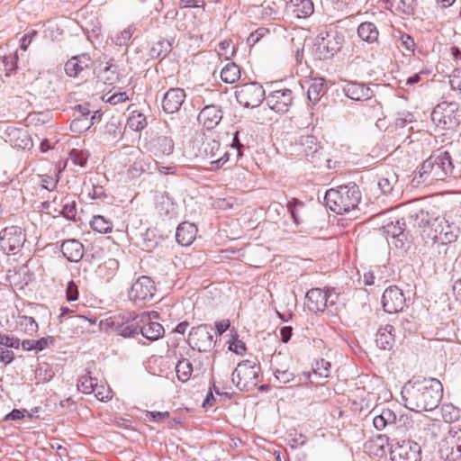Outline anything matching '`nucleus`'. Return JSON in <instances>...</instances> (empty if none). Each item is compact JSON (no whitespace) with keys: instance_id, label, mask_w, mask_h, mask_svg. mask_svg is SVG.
Wrapping results in <instances>:
<instances>
[{"instance_id":"1","label":"nucleus","mask_w":461,"mask_h":461,"mask_svg":"<svg viewBox=\"0 0 461 461\" xmlns=\"http://www.w3.org/2000/svg\"><path fill=\"white\" fill-rule=\"evenodd\" d=\"M156 312H141L136 314L131 312L120 311L113 313L107 320V325L124 338L134 337L140 333L149 340L154 341L160 339L165 330L153 318H158Z\"/></svg>"},{"instance_id":"2","label":"nucleus","mask_w":461,"mask_h":461,"mask_svg":"<svg viewBox=\"0 0 461 461\" xmlns=\"http://www.w3.org/2000/svg\"><path fill=\"white\" fill-rule=\"evenodd\" d=\"M401 394L407 409L416 412L430 411L438 406L443 387L436 378L409 381L402 387Z\"/></svg>"},{"instance_id":"3","label":"nucleus","mask_w":461,"mask_h":461,"mask_svg":"<svg viewBox=\"0 0 461 461\" xmlns=\"http://www.w3.org/2000/svg\"><path fill=\"white\" fill-rule=\"evenodd\" d=\"M461 166L456 156H453L447 150L433 152L422 164L420 168V177L426 180L431 176V180H445L447 177H456L461 171L457 167Z\"/></svg>"},{"instance_id":"4","label":"nucleus","mask_w":461,"mask_h":461,"mask_svg":"<svg viewBox=\"0 0 461 461\" xmlns=\"http://www.w3.org/2000/svg\"><path fill=\"white\" fill-rule=\"evenodd\" d=\"M326 205L337 214L355 209L361 200V192L355 183H348L338 188H330L325 193Z\"/></svg>"},{"instance_id":"5","label":"nucleus","mask_w":461,"mask_h":461,"mask_svg":"<svg viewBox=\"0 0 461 461\" xmlns=\"http://www.w3.org/2000/svg\"><path fill=\"white\" fill-rule=\"evenodd\" d=\"M431 120L440 129L453 130L461 123V108L456 102H442L433 109Z\"/></svg>"},{"instance_id":"6","label":"nucleus","mask_w":461,"mask_h":461,"mask_svg":"<svg viewBox=\"0 0 461 461\" xmlns=\"http://www.w3.org/2000/svg\"><path fill=\"white\" fill-rule=\"evenodd\" d=\"M259 373L258 365L250 360H244L233 370L231 382L239 390L249 392L257 386Z\"/></svg>"},{"instance_id":"7","label":"nucleus","mask_w":461,"mask_h":461,"mask_svg":"<svg viewBox=\"0 0 461 461\" xmlns=\"http://www.w3.org/2000/svg\"><path fill=\"white\" fill-rule=\"evenodd\" d=\"M317 42L321 58L330 59L341 50L345 37L335 27L330 26L319 33Z\"/></svg>"},{"instance_id":"8","label":"nucleus","mask_w":461,"mask_h":461,"mask_svg":"<svg viewBox=\"0 0 461 461\" xmlns=\"http://www.w3.org/2000/svg\"><path fill=\"white\" fill-rule=\"evenodd\" d=\"M157 293L154 281L147 276H141L131 285L128 296L135 305L142 306L151 302Z\"/></svg>"},{"instance_id":"9","label":"nucleus","mask_w":461,"mask_h":461,"mask_svg":"<svg viewBox=\"0 0 461 461\" xmlns=\"http://www.w3.org/2000/svg\"><path fill=\"white\" fill-rule=\"evenodd\" d=\"M25 240L26 235L19 226H8L0 231V249L6 255L20 252Z\"/></svg>"},{"instance_id":"10","label":"nucleus","mask_w":461,"mask_h":461,"mask_svg":"<svg viewBox=\"0 0 461 461\" xmlns=\"http://www.w3.org/2000/svg\"><path fill=\"white\" fill-rule=\"evenodd\" d=\"M237 102L246 108L260 105L265 97V90L258 82H251L237 86L235 91Z\"/></svg>"},{"instance_id":"11","label":"nucleus","mask_w":461,"mask_h":461,"mask_svg":"<svg viewBox=\"0 0 461 461\" xmlns=\"http://www.w3.org/2000/svg\"><path fill=\"white\" fill-rule=\"evenodd\" d=\"M392 461H420V447L411 440L396 441L391 444Z\"/></svg>"},{"instance_id":"12","label":"nucleus","mask_w":461,"mask_h":461,"mask_svg":"<svg viewBox=\"0 0 461 461\" xmlns=\"http://www.w3.org/2000/svg\"><path fill=\"white\" fill-rule=\"evenodd\" d=\"M212 330V327L207 324L192 328L189 333V344L199 352H209L215 345Z\"/></svg>"},{"instance_id":"13","label":"nucleus","mask_w":461,"mask_h":461,"mask_svg":"<svg viewBox=\"0 0 461 461\" xmlns=\"http://www.w3.org/2000/svg\"><path fill=\"white\" fill-rule=\"evenodd\" d=\"M382 304L384 312L396 313L402 312L406 304V298L397 285L387 287L382 296Z\"/></svg>"},{"instance_id":"14","label":"nucleus","mask_w":461,"mask_h":461,"mask_svg":"<svg viewBox=\"0 0 461 461\" xmlns=\"http://www.w3.org/2000/svg\"><path fill=\"white\" fill-rule=\"evenodd\" d=\"M267 106L277 113H285L293 104L294 95L292 90L283 88L272 91L267 97Z\"/></svg>"},{"instance_id":"15","label":"nucleus","mask_w":461,"mask_h":461,"mask_svg":"<svg viewBox=\"0 0 461 461\" xmlns=\"http://www.w3.org/2000/svg\"><path fill=\"white\" fill-rule=\"evenodd\" d=\"M91 114L90 104L84 103L74 107L70 130L75 133H83L92 127L88 116Z\"/></svg>"},{"instance_id":"16","label":"nucleus","mask_w":461,"mask_h":461,"mask_svg":"<svg viewBox=\"0 0 461 461\" xmlns=\"http://www.w3.org/2000/svg\"><path fill=\"white\" fill-rule=\"evenodd\" d=\"M185 99V93L182 88H170L162 97V108L166 113L178 112Z\"/></svg>"},{"instance_id":"17","label":"nucleus","mask_w":461,"mask_h":461,"mask_svg":"<svg viewBox=\"0 0 461 461\" xmlns=\"http://www.w3.org/2000/svg\"><path fill=\"white\" fill-rule=\"evenodd\" d=\"M222 119L221 108L215 104L205 105L199 113L197 120L207 130L214 129Z\"/></svg>"},{"instance_id":"18","label":"nucleus","mask_w":461,"mask_h":461,"mask_svg":"<svg viewBox=\"0 0 461 461\" xmlns=\"http://www.w3.org/2000/svg\"><path fill=\"white\" fill-rule=\"evenodd\" d=\"M374 414L373 424L377 430H383L386 428H393L395 424L401 423L404 419L401 416L398 420L395 413L390 409H383L380 413L375 409L372 411Z\"/></svg>"},{"instance_id":"19","label":"nucleus","mask_w":461,"mask_h":461,"mask_svg":"<svg viewBox=\"0 0 461 461\" xmlns=\"http://www.w3.org/2000/svg\"><path fill=\"white\" fill-rule=\"evenodd\" d=\"M325 290L321 288H312L306 294L307 307L312 312H323L327 308V298H325Z\"/></svg>"},{"instance_id":"20","label":"nucleus","mask_w":461,"mask_h":461,"mask_svg":"<svg viewBox=\"0 0 461 461\" xmlns=\"http://www.w3.org/2000/svg\"><path fill=\"white\" fill-rule=\"evenodd\" d=\"M345 95L352 100H367L372 96V91L363 83L347 81L343 86Z\"/></svg>"},{"instance_id":"21","label":"nucleus","mask_w":461,"mask_h":461,"mask_svg":"<svg viewBox=\"0 0 461 461\" xmlns=\"http://www.w3.org/2000/svg\"><path fill=\"white\" fill-rule=\"evenodd\" d=\"M92 61L87 54L74 56L65 64V72L68 77H76L83 70L89 68Z\"/></svg>"},{"instance_id":"22","label":"nucleus","mask_w":461,"mask_h":461,"mask_svg":"<svg viewBox=\"0 0 461 461\" xmlns=\"http://www.w3.org/2000/svg\"><path fill=\"white\" fill-rule=\"evenodd\" d=\"M286 10L296 18H307L313 14L314 6L312 0H290Z\"/></svg>"},{"instance_id":"23","label":"nucleus","mask_w":461,"mask_h":461,"mask_svg":"<svg viewBox=\"0 0 461 461\" xmlns=\"http://www.w3.org/2000/svg\"><path fill=\"white\" fill-rule=\"evenodd\" d=\"M63 256L70 262H78L84 255V246L77 240H67L61 244Z\"/></svg>"},{"instance_id":"24","label":"nucleus","mask_w":461,"mask_h":461,"mask_svg":"<svg viewBox=\"0 0 461 461\" xmlns=\"http://www.w3.org/2000/svg\"><path fill=\"white\" fill-rule=\"evenodd\" d=\"M394 331V327L389 324L380 328L375 334V341L376 346L384 350L392 349L395 342Z\"/></svg>"},{"instance_id":"25","label":"nucleus","mask_w":461,"mask_h":461,"mask_svg":"<svg viewBox=\"0 0 461 461\" xmlns=\"http://www.w3.org/2000/svg\"><path fill=\"white\" fill-rule=\"evenodd\" d=\"M197 228L190 222H182L176 230V240L182 246H189L194 240Z\"/></svg>"},{"instance_id":"26","label":"nucleus","mask_w":461,"mask_h":461,"mask_svg":"<svg viewBox=\"0 0 461 461\" xmlns=\"http://www.w3.org/2000/svg\"><path fill=\"white\" fill-rule=\"evenodd\" d=\"M174 141L167 136H158L150 141V150L155 156H168L173 153Z\"/></svg>"},{"instance_id":"27","label":"nucleus","mask_w":461,"mask_h":461,"mask_svg":"<svg viewBox=\"0 0 461 461\" xmlns=\"http://www.w3.org/2000/svg\"><path fill=\"white\" fill-rule=\"evenodd\" d=\"M357 35L363 41L374 43L378 41L379 32L375 23L364 22L357 27Z\"/></svg>"},{"instance_id":"28","label":"nucleus","mask_w":461,"mask_h":461,"mask_svg":"<svg viewBox=\"0 0 461 461\" xmlns=\"http://www.w3.org/2000/svg\"><path fill=\"white\" fill-rule=\"evenodd\" d=\"M287 210L296 226L304 222L305 203L297 198H293L287 203Z\"/></svg>"},{"instance_id":"29","label":"nucleus","mask_w":461,"mask_h":461,"mask_svg":"<svg viewBox=\"0 0 461 461\" xmlns=\"http://www.w3.org/2000/svg\"><path fill=\"white\" fill-rule=\"evenodd\" d=\"M443 229L442 236L433 234L431 240L435 242H440L443 245L456 241L459 233V228L455 224H450L448 221L445 220Z\"/></svg>"},{"instance_id":"30","label":"nucleus","mask_w":461,"mask_h":461,"mask_svg":"<svg viewBox=\"0 0 461 461\" xmlns=\"http://www.w3.org/2000/svg\"><path fill=\"white\" fill-rule=\"evenodd\" d=\"M56 340L53 337L48 336L40 339H24L22 341V348L24 351H41L50 346H53Z\"/></svg>"},{"instance_id":"31","label":"nucleus","mask_w":461,"mask_h":461,"mask_svg":"<svg viewBox=\"0 0 461 461\" xmlns=\"http://www.w3.org/2000/svg\"><path fill=\"white\" fill-rule=\"evenodd\" d=\"M16 329L32 336L38 331L39 326L32 317L19 314L16 319Z\"/></svg>"},{"instance_id":"32","label":"nucleus","mask_w":461,"mask_h":461,"mask_svg":"<svg viewBox=\"0 0 461 461\" xmlns=\"http://www.w3.org/2000/svg\"><path fill=\"white\" fill-rule=\"evenodd\" d=\"M172 50V43L169 40L159 39L156 41L150 50L149 56L152 59H163Z\"/></svg>"},{"instance_id":"33","label":"nucleus","mask_w":461,"mask_h":461,"mask_svg":"<svg viewBox=\"0 0 461 461\" xmlns=\"http://www.w3.org/2000/svg\"><path fill=\"white\" fill-rule=\"evenodd\" d=\"M240 77V67L234 62L227 63L221 71V78L227 84H233Z\"/></svg>"},{"instance_id":"34","label":"nucleus","mask_w":461,"mask_h":461,"mask_svg":"<svg viewBox=\"0 0 461 461\" xmlns=\"http://www.w3.org/2000/svg\"><path fill=\"white\" fill-rule=\"evenodd\" d=\"M326 92V86L323 78H315L308 87L307 96L309 101L317 103L321 96Z\"/></svg>"},{"instance_id":"35","label":"nucleus","mask_w":461,"mask_h":461,"mask_svg":"<svg viewBox=\"0 0 461 461\" xmlns=\"http://www.w3.org/2000/svg\"><path fill=\"white\" fill-rule=\"evenodd\" d=\"M158 238L156 236L155 230L147 229L145 232L140 234V245L142 249L150 251L158 245Z\"/></svg>"},{"instance_id":"36","label":"nucleus","mask_w":461,"mask_h":461,"mask_svg":"<svg viewBox=\"0 0 461 461\" xmlns=\"http://www.w3.org/2000/svg\"><path fill=\"white\" fill-rule=\"evenodd\" d=\"M104 136L108 140H113L122 136V126L118 119L113 117L104 126Z\"/></svg>"},{"instance_id":"37","label":"nucleus","mask_w":461,"mask_h":461,"mask_svg":"<svg viewBox=\"0 0 461 461\" xmlns=\"http://www.w3.org/2000/svg\"><path fill=\"white\" fill-rule=\"evenodd\" d=\"M193 372V366L186 358L179 360L176 366V373L179 381L186 382L190 379Z\"/></svg>"},{"instance_id":"38","label":"nucleus","mask_w":461,"mask_h":461,"mask_svg":"<svg viewBox=\"0 0 461 461\" xmlns=\"http://www.w3.org/2000/svg\"><path fill=\"white\" fill-rule=\"evenodd\" d=\"M300 146L302 147V151L307 157L313 155L319 149L317 139L312 135L302 136L300 138Z\"/></svg>"},{"instance_id":"39","label":"nucleus","mask_w":461,"mask_h":461,"mask_svg":"<svg viewBox=\"0 0 461 461\" xmlns=\"http://www.w3.org/2000/svg\"><path fill=\"white\" fill-rule=\"evenodd\" d=\"M146 125V116L137 111H133L127 120V126L134 131H141Z\"/></svg>"},{"instance_id":"40","label":"nucleus","mask_w":461,"mask_h":461,"mask_svg":"<svg viewBox=\"0 0 461 461\" xmlns=\"http://www.w3.org/2000/svg\"><path fill=\"white\" fill-rule=\"evenodd\" d=\"M90 224L94 230L100 233H108L113 229L112 221L102 215L94 216Z\"/></svg>"},{"instance_id":"41","label":"nucleus","mask_w":461,"mask_h":461,"mask_svg":"<svg viewBox=\"0 0 461 461\" xmlns=\"http://www.w3.org/2000/svg\"><path fill=\"white\" fill-rule=\"evenodd\" d=\"M221 144L216 140H208L203 143L202 152L211 159H216L220 152Z\"/></svg>"},{"instance_id":"42","label":"nucleus","mask_w":461,"mask_h":461,"mask_svg":"<svg viewBox=\"0 0 461 461\" xmlns=\"http://www.w3.org/2000/svg\"><path fill=\"white\" fill-rule=\"evenodd\" d=\"M434 213H430L428 211L420 210L414 217V224L420 228L429 229L431 223L436 219Z\"/></svg>"},{"instance_id":"43","label":"nucleus","mask_w":461,"mask_h":461,"mask_svg":"<svg viewBox=\"0 0 461 461\" xmlns=\"http://www.w3.org/2000/svg\"><path fill=\"white\" fill-rule=\"evenodd\" d=\"M447 446L445 448L440 449L442 456L448 461H456L461 458V445L454 443H447Z\"/></svg>"},{"instance_id":"44","label":"nucleus","mask_w":461,"mask_h":461,"mask_svg":"<svg viewBox=\"0 0 461 461\" xmlns=\"http://www.w3.org/2000/svg\"><path fill=\"white\" fill-rule=\"evenodd\" d=\"M98 384L97 378L85 375L81 378L77 384V388L84 393H92Z\"/></svg>"},{"instance_id":"45","label":"nucleus","mask_w":461,"mask_h":461,"mask_svg":"<svg viewBox=\"0 0 461 461\" xmlns=\"http://www.w3.org/2000/svg\"><path fill=\"white\" fill-rule=\"evenodd\" d=\"M135 31L136 26L134 24L129 25L126 29L115 36L114 43L118 46L127 45Z\"/></svg>"},{"instance_id":"46","label":"nucleus","mask_w":461,"mask_h":461,"mask_svg":"<svg viewBox=\"0 0 461 461\" xmlns=\"http://www.w3.org/2000/svg\"><path fill=\"white\" fill-rule=\"evenodd\" d=\"M330 363L321 358L315 363L313 374L322 378H327L330 374Z\"/></svg>"},{"instance_id":"47","label":"nucleus","mask_w":461,"mask_h":461,"mask_svg":"<svg viewBox=\"0 0 461 461\" xmlns=\"http://www.w3.org/2000/svg\"><path fill=\"white\" fill-rule=\"evenodd\" d=\"M405 223L402 221L397 220L395 223L387 224L384 227L385 232L393 238L403 236Z\"/></svg>"},{"instance_id":"48","label":"nucleus","mask_w":461,"mask_h":461,"mask_svg":"<svg viewBox=\"0 0 461 461\" xmlns=\"http://www.w3.org/2000/svg\"><path fill=\"white\" fill-rule=\"evenodd\" d=\"M325 298H327V308L326 309H331L330 310L331 313H333V310L334 311H337L338 310V306H337V303H338V301H339V294L338 293H336L335 291V288H332V287H327L325 289Z\"/></svg>"},{"instance_id":"49","label":"nucleus","mask_w":461,"mask_h":461,"mask_svg":"<svg viewBox=\"0 0 461 461\" xmlns=\"http://www.w3.org/2000/svg\"><path fill=\"white\" fill-rule=\"evenodd\" d=\"M0 346H4L7 348H19L20 346H22V342L20 340V339L14 337V336H11V335H7V334H3V333H0Z\"/></svg>"},{"instance_id":"50","label":"nucleus","mask_w":461,"mask_h":461,"mask_svg":"<svg viewBox=\"0 0 461 461\" xmlns=\"http://www.w3.org/2000/svg\"><path fill=\"white\" fill-rule=\"evenodd\" d=\"M65 203L62 206L61 213L69 220H74L77 215V203L72 200L69 201L67 198L65 199Z\"/></svg>"},{"instance_id":"51","label":"nucleus","mask_w":461,"mask_h":461,"mask_svg":"<svg viewBox=\"0 0 461 461\" xmlns=\"http://www.w3.org/2000/svg\"><path fill=\"white\" fill-rule=\"evenodd\" d=\"M274 377L280 384H287L295 378L294 373L282 369H276L274 371Z\"/></svg>"},{"instance_id":"52","label":"nucleus","mask_w":461,"mask_h":461,"mask_svg":"<svg viewBox=\"0 0 461 461\" xmlns=\"http://www.w3.org/2000/svg\"><path fill=\"white\" fill-rule=\"evenodd\" d=\"M445 218H440L439 216H437L434 221L431 223V226L429 228L430 232L428 233V236L431 239V236L433 234H438V236H442L443 233V227L445 223Z\"/></svg>"},{"instance_id":"53","label":"nucleus","mask_w":461,"mask_h":461,"mask_svg":"<svg viewBox=\"0 0 461 461\" xmlns=\"http://www.w3.org/2000/svg\"><path fill=\"white\" fill-rule=\"evenodd\" d=\"M36 373L44 381H50L54 375L52 368L47 363L40 364Z\"/></svg>"},{"instance_id":"54","label":"nucleus","mask_w":461,"mask_h":461,"mask_svg":"<svg viewBox=\"0 0 461 461\" xmlns=\"http://www.w3.org/2000/svg\"><path fill=\"white\" fill-rule=\"evenodd\" d=\"M413 122V115L409 112H400L395 119V125L399 128L405 127L408 123Z\"/></svg>"},{"instance_id":"55","label":"nucleus","mask_w":461,"mask_h":461,"mask_svg":"<svg viewBox=\"0 0 461 461\" xmlns=\"http://www.w3.org/2000/svg\"><path fill=\"white\" fill-rule=\"evenodd\" d=\"M70 158L75 165L85 167L87 162V158L82 150L72 149L69 153Z\"/></svg>"},{"instance_id":"56","label":"nucleus","mask_w":461,"mask_h":461,"mask_svg":"<svg viewBox=\"0 0 461 461\" xmlns=\"http://www.w3.org/2000/svg\"><path fill=\"white\" fill-rule=\"evenodd\" d=\"M94 393L95 394V397L103 402L110 400L113 397L112 391L103 384L99 385L97 384Z\"/></svg>"},{"instance_id":"57","label":"nucleus","mask_w":461,"mask_h":461,"mask_svg":"<svg viewBox=\"0 0 461 461\" xmlns=\"http://www.w3.org/2000/svg\"><path fill=\"white\" fill-rule=\"evenodd\" d=\"M42 187L45 188L48 191H53L58 185L59 182V176L53 177L51 176L48 175H42L41 176Z\"/></svg>"},{"instance_id":"58","label":"nucleus","mask_w":461,"mask_h":461,"mask_svg":"<svg viewBox=\"0 0 461 461\" xmlns=\"http://www.w3.org/2000/svg\"><path fill=\"white\" fill-rule=\"evenodd\" d=\"M16 55H9L3 57L4 68L6 71V76H9L10 72L16 68Z\"/></svg>"},{"instance_id":"59","label":"nucleus","mask_w":461,"mask_h":461,"mask_svg":"<svg viewBox=\"0 0 461 461\" xmlns=\"http://www.w3.org/2000/svg\"><path fill=\"white\" fill-rule=\"evenodd\" d=\"M78 287L74 281L68 282L66 288V296L68 301L74 302L78 299Z\"/></svg>"},{"instance_id":"60","label":"nucleus","mask_w":461,"mask_h":461,"mask_svg":"<svg viewBox=\"0 0 461 461\" xmlns=\"http://www.w3.org/2000/svg\"><path fill=\"white\" fill-rule=\"evenodd\" d=\"M14 358V353L11 349H9L4 346H2V347L0 346V362L1 363H3L4 365L6 366V365L12 363Z\"/></svg>"},{"instance_id":"61","label":"nucleus","mask_w":461,"mask_h":461,"mask_svg":"<svg viewBox=\"0 0 461 461\" xmlns=\"http://www.w3.org/2000/svg\"><path fill=\"white\" fill-rule=\"evenodd\" d=\"M447 443H454L461 445V427L455 426L449 430V438Z\"/></svg>"},{"instance_id":"62","label":"nucleus","mask_w":461,"mask_h":461,"mask_svg":"<svg viewBox=\"0 0 461 461\" xmlns=\"http://www.w3.org/2000/svg\"><path fill=\"white\" fill-rule=\"evenodd\" d=\"M229 160V153L227 151L222 152V154H219L216 159H213L210 162L211 169H216L222 167Z\"/></svg>"},{"instance_id":"63","label":"nucleus","mask_w":461,"mask_h":461,"mask_svg":"<svg viewBox=\"0 0 461 461\" xmlns=\"http://www.w3.org/2000/svg\"><path fill=\"white\" fill-rule=\"evenodd\" d=\"M146 417L154 422H160L169 417L168 411H147Z\"/></svg>"},{"instance_id":"64","label":"nucleus","mask_w":461,"mask_h":461,"mask_svg":"<svg viewBox=\"0 0 461 461\" xmlns=\"http://www.w3.org/2000/svg\"><path fill=\"white\" fill-rule=\"evenodd\" d=\"M377 185L384 194H388L393 191V185L392 181L387 177H381Z\"/></svg>"}]
</instances>
